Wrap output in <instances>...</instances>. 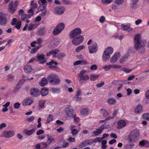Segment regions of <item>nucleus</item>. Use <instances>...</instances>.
<instances>
[{
  "label": "nucleus",
  "mask_w": 149,
  "mask_h": 149,
  "mask_svg": "<svg viewBox=\"0 0 149 149\" xmlns=\"http://www.w3.org/2000/svg\"><path fill=\"white\" fill-rule=\"evenodd\" d=\"M139 136V133L137 129L132 130L128 136V141L129 143L134 142L137 140Z\"/></svg>",
  "instance_id": "1"
},
{
  "label": "nucleus",
  "mask_w": 149,
  "mask_h": 149,
  "mask_svg": "<svg viewBox=\"0 0 149 149\" xmlns=\"http://www.w3.org/2000/svg\"><path fill=\"white\" fill-rule=\"evenodd\" d=\"M47 79L49 83L53 85H58L60 81V78L58 75L54 74H49L47 77Z\"/></svg>",
  "instance_id": "2"
},
{
  "label": "nucleus",
  "mask_w": 149,
  "mask_h": 149,
  "mask_svg": "<svg viewBox=\"0 0 149 149\" xmlns=\"http://www.w3.org/2000/svg\"><path fill=\"white\" fill-rule=\"evenodd\" d=\"M140 35L136 34L135 35L134 38V48L136 50H138L139 48L144 45V42H143L140 40Z\"/></svg>",
  "instance_id": "3"
},
{
  "label": "nucleus",
  "mask_w": 149,
  "mask_h": 149,
  "mask_svg": "<svg viewBox=\"0 0 149 149\" xmlns=\"http://www.w3.org/2000/svg\"><path fill=\"white\" fill-rule=\"evenodd\" d=\"M65 27L64 24L61 22L59 23L55 27L52 32L53 34L54 35H57L59 34L64 29Z\"/></svg>",
  "instance_id": "4"
},
{
  "label": "nucleus",
  "mask_w": 149,
  "mask_h": 149,
  "mask_svg": "<svg viewBox=\"0 0 149 149\" xmlns=\"http://www.w3.org/2000/svg\"><path fill=\"white\" fill-rule=\"evenodd\" d=\"M82 31L80 28H77L70 32L69 36L70 38H72L80 35Z\"/></svg>",
  "instance_id": "5"
},
{
  "label": "nucleus",
  "mask_w": 149,
  "mask_h": 149,
  "mask_svg": "<svg viewBox=\"0 0 149 149\" xmlns=\"http://www.w3.org/2000/svg\"><path fill=\"white\" fill-rule=\"evenodd\" d=\"M73 38L72 41V44L74 45H77L82 42L84 39V37L82 35H79Z\"/></svg>",
  "instance_id": "6"
},
{
  "label": "nucleus",
  "mask_w": 149,
  "mask_h": 149,
  "mask_svg": "<svg viewBox=\"0 0 149 149\" xmlns=\"http://www.w3.org/2000/svg\"><path fill=\"white\" fill-rule=\"evenodd\" d=\"M7 15L1 12H0V25L4 26L7 23Z\"/></svg>",
  "instance_id": "7"
},
{
  "label": "nucleus",
  "mask_w": 149,
  "mask_h": 149,
  "mask_svg": "<svg viewBox=\"0 0 149 149\" xmlns=\"http://www.w3.org/2000/svg\"><path fill=\"white\" fill-rule=\"evenodd\" d=\"M15 134V132L13 130L5 131L3 132V134L0 135V136L9 138L13 136Z\"/></svg>",
  "instance_id": "8"
},
{
  "label": "nucleus",
  "mask_w": 149,
  "mask_h": 149,
  "mask_svg": "<svg viewBox=\"0 0 149 149\" xmlns=\"http://www.w3.org/2000/svg\"><path fill=\"white\" fill-rule=\"evenodd\" d=\"M35 57L36 58V61H39L40 63L43 64L45 63L46 62V61L44 59L45 55L42 54H38Z\"/></svg>",
  "instance_id": "9"
},
{
  "label": "nucleus",
  "mask_w": 149,
  "mask_h": 149,
  "mask_svg": "<svg viewBox=\"0 0 149 149\" xmlns=\"http://www.w3.org/2000/svg\"><path fill=\"white\" fill-rule=\"evenodd\" d=\"M88 49L89 50V53L91 54L96 53L97 50V45L96 42L93 43L91 46H89Z\"/></svg>",
  "instance_id": "10"
},
{
  "label": "nucleus",
  "mask_w": 149,
  "mask_h": 149,
  "mask_svg": "<svg viewBox=\"0 0 149 149\" xmlns=\"http://www.w3.org/2000/svg\"><path fill=\"white\" fill-rule=\"evenodd\" d=\"M55 12L58 15L62 14L64 12L65 8L62 6H58L55 8L54 9Z\"/></svg>",
  "instance_id": "11"
},
{
  "label": "nucleus",
  "mask_w": 149,
  "mask_h": 149,
  "mask_svg": "<svg viewBox=\"0 0 149 149\" xmlns=\"http://www.w3.org/2000/svg\"><path fill=\"white\" fill-rule=\"evenodd\" d=\"M79 77L80 78L79 80V82L81 84H86V81L88 80L89 79V76L87 74H85Z\"/></svg>",
  "instance_id": "12"
},
{
  "label": "nucleus",
  "mask_w": 149,
  "mask_h": 149,
  "mask_svg": "<svg viewBox=\"0 0 149 149\" xmlns=\"http://www.w3.org/2000/svg\"><path fill=\"white\" fill-rule=\"evenodd\" d=\"M30 94L33 97H37L40 94V92L37 89L33 88L31 89Z\"/></svg>",
  "instance_id": "13"
},
{
  "label": "nucleus",
  "mask_w": 149,
  "mask_h": 149,
  "mask_svg": "<svg viewBox=\"0 0 149 149\" xmlns=\"http://www.w3.org/2000/svg\"><path fill=\"white\" fill-rule=\"evenodd\" d=\"M120 53L119 52H116L110 59V62L114 63H115L117 59L120 57Z\"/></svg>",
  "instance_id": "14"
},
{
  "label": "nucleus",
  "mask_w": 149,
  "mask_h": 149,
  "mask_svg": "<svg viewBox=\"0 0 149 149\" xmlns=\"http://www.w3.org/2000/svg\"><path fill=\"white\" fill-rule=\"evenodd\" d=\"M8 10L10 13L13 14L15 11L16 10V8H15L13 5V1H11L9 3L8 6Z\"/></svg>",
  "instance_id": "15"
},
{
  "label": "nucleus",
  "mask_w": 149,
  "mask_h": 149,
  "mask_svg": "<svg viewBox=\"0 0 149 149\" xmlns=\"http://www.w3.org/2000/svg\"><path fill=\"white\" fill-rule=\"evenodd\" d=\"M47 65H49V68H51L57 69L58 67L55 65H57L58 63L54 61L53 60H51L50 62L47 63H46Z\"/></svg>",
  "instance_id": "16"
},
{
  "label": "nucleus",
  "mask_w": 149,
  "mask_h": 149,
  "mask_svg": "<svg viewBox=\"0 0 149 149\" xmlns=\"http://www.w3.org/2000/svg\"><path fill=\"white\" fill-rule=\"evenodd\" d=\"M65 112L66 115L69 117H71L73 116L74 114H73L74 110L73 109L68 107L65 109Z\"/></svg>",
  "instance_id": "17"
},
{
  "label": "nucleus",
  "mask_w": 149,
  "mask_h": 149,
  "mask_svg": "<svg viewBox=\"0 0 149 149\" xmlns=\"http://www.w3.org/2000/svg\"><path fill=\"white\" fill-rule=\"evenodd\" d=\"M118 125L117 128L118 129H121L125 126L127 124L126 122L124 120H120L117 122Z\"/></svg>",
  "instance_id": "18"
},
{
  "label": "nucleus",
  "mask_w": 149,
  "mask_h": 149,
  "mask_svg": "<svg viewBox=\"0 0 149 149\" xmlns=\"http://www.w3.org/2000/svg\"><path fill=\"white\" fill-rule=\"evenodd\" d=\"M139 0H131V2L130 4L131 8L133 9H136L138 8V5L137 3Z\"/></svg>",
  "instance_id": "19"
},
{
  "label": "nucleus",
  "mask_w": 149,
  "mask_h": 149,
  "mask_svg": "<svg viewBox=\"0 0 149 149\" xmlns=\"http://www.w3.org/2000/svg\"><path fill=\"white\" fill-rule=\"evenodd\" d=\"M33 100L31 98H27L23 102V105H30L33 102Z\"/></svg>",
  "instance_id": "20"
},
{
  "label": "nucleus",
  "mask_w": 149,
  "mask_h": 149,
  "mask_svg": "<svg viewBox=\"0 0 149 149\" xmlns=\"http://www.w3.org/2000/svg\"><path fill=\"white\" fill-rule=\"evenodd\" d=\"M129 54L128 52H127L123 56L121 57L119 60L120 63H123L126 62L127 60L128 57L129 56Z\"/></svg>",
  "instance_id": "21"
},
{
  "label": "nucleus",
  "mask_w": 149,
  "mask_h": 149,
  "mask_svg": "<svg viewBox=\"0 0 149 149\" xmlns=\"http://www.w3.org/2000/svg\"><path fill=\"white\" fill-rule=\"evenodd\" d=\"M143 108L141 105H138L134 110V112L136 113H141L142 112Z\"/></svg>",
  "instance_id": "22"
},
{
  "label": "nucleus",
  "mask_w": 149,
  "mask_h": 149,
  "mask_svg": "<svg viewBox=\"0 0 149 149\" xmlns=\"http://www.w3.org/2000/svg\"><path fill=\"white\" fill-rule=\"evenodd\" d=\"M35 131L34 128H33L30 130H27L26 129H24L23 130V132L27 136H30L34 133Z\"/></svg>",
  "instance_id": "23"
},
{
  "label": "nucleus",
  "mask_w": 149,
  "mask_h": 149,
  "mask_svg": "<svg viewBox=\"0 0 149 149\" xmlns=\"http://www.w3.org/2000/svg\"><path fill=\"white\" fill-rule=\"evenodd\" d=\"M139 145L142 146L148 147L149 146V143L146 140H142L139 142Z\"/></svg>",
  "instance_id": "24"
},
{
  "label": "nucleus",
  "mask_w": 149,
  "mask_h": 149,
  "mask_svg": "<svg viewBox=\"0 0 149 149\" xmlns=\"http://www.w3.org/2000/svg\"><path fill=\"white\" fill-rule=\"evenodd\" d=\"M88 109L87 108H82L80 111V114L82 116H86L88 114Z\"/></svg>",
  "instance_id": "25"
},
{
  "label": "nucleus",
  "mask_w": 149,
  "mask_h": 149,
  "mask_svg": "<svg viewBox=\"0 0 149 149\" xmlns=\"http://www.w3.org/2000/svg\"><path fill=\"white\" fill-rule=\"evenodd\" d=\"M24 70L26 73L30 72L32 70V68L31 66L29 65L28 63H27V65L24 66Z\"/></svg>",
  "instance_id": "26"
},
{
  "label": "nucleus",
  "mask_w": 149,
  "mask_h": 149,
  "mask_svg": "<svg viewBox=\"0 0 149 149\" xmlns=\"http://www.w3.org/2000/svg\"><path fill=\"white\" fill-rule=\"evenodd\" d=\"M113 52V49L111 47H109L107 48L105 50L104 53L110 55L112 54Z\"/></svg>",
  "instance_id": "27"
},
{
  "label": "nucleus",
  "mask_w": 149,
  "mask_h": 149,
  "mask_svg": "<svg viewBox=\"0 0 149 149\" xmlns=\"http://www.w3.org/2000/svg\"><path fill=\"white\" fill-rule=\"evenodd\" d=\"M47 79L45 77L42 78L41 81L39 82V84L41 86H44L47 84Z\"/></svg>",
  "instance_id": "28"
},
{
  "label": "nucleus",
  "mask_w": 149,
  "mask_h": 149,
  "mask_svg": "<svg viewBox=\"0 0 149 149\" xmlns=\"http://www.w3.org/2000/svg\"><path fill=\"white\" fill-rule=\"evenodd\" d=\"M107 102L110 105H115L116 104L117 102L114 98H110L107 100Z\"/></svg>",
  "instance_id": "29"
},
{
  "label": "nucleus",
  "mask_w": 149,
  "mask_h": 149,
  "mask_svg": "<svg viewBox=\"0 0 149 149\" xmlns=\"http://www.w3.org/2000/svg\"><path fill=\"white\" fill-rule=\"evenodd\" d=\"M81 93V90L80 89H78L74 97V98L76 99L77 101H80L81 100V98L79 97Z\"/></svg>",
  "instance_id": "30"
},
{
  "label": "nucleus",
  "mask_w": 149,
  "mask_h": 149,
  "mask_svg": "<svg viewBox=\"0 0 149 149\" xmlns=\"http://www.w3.org/2000/svg\"><path fill=\"white\" fill-rule=\"evenodd\" d=\"M121 26L122 28V29L124 31L127 30L129 29L130 27V24H121Z\"/></svg>",
  "instance_id": "31"
},
{
  "label": "nucleus",
  "mask_w": 149,
  "mask_h": 149,
  "mask_svg": "<svg viewBox=\"0 0 149 149\" xmlns=\"http://www.w3.org/2000/svg\"><path fill=\"white\" fill-rule=\"evenodd\" d=\"M38 34L40 36H42L44 35L45 33V28L44 27H42L40 29H38L37 31Z\"/></svg>",
  "instance_id": "32"
},
{
  "label": "nucleus",
  "mask_w": 149,
  "mask_h": 149,
  "mask_svg": "<svg viewBox=\"0 0 149 149\" xmlns=\"http://www.w3.org/2000/svg\"><path fill=\"white\" fill-rule=\"evenodd\" d=\"M100 112L102 115V116L105 117H106L109 115L107 111L104 109H101L100 110Z\"/></svg>",
  "instance_id": "33"
},
{
  "label": "nucleus",
  "mask_w": 149,
  "mask_h": 149,
  "mask_svg": "<svg viewBox=\"0 0 149 149\" xmlns=\"http://www.w3.org/2000/svg\"><path fill=\"white\" fill-rule=\"evenodd\" d=\"M41 95L43 96L47 95L48 93V90L46 88H44L40 91Z\"/></svg>",
  "instance_id": "34"
},
{
  "label": "nucleus",
  "mask_w": 149,
  "mask_h": 149,
  "mask_svg": "<svg viewBox=\"0 0 149 149\" xmlns=\"http://www.w3.org/2000/svg\"><path fill=\"white\" fill-rule=\"evenodd\" d=\"M110 57V55L107 53H104L102 56V60L104 61H107Z\"/></svg>",
  "instance_id": "35"
},
{
  "label": "nucleus",
  "mask_w": 149,
  "mask_h": 149,
  "mask_svg": "<svg viewBox=\"0 0 149 149\" xmlns=\"http://www.w3.org/2000/svg\"><path fill=\"white\" fill-rule=\"evenodd\" d=\"M102 132V129L97 128L96 129V130L93 131V133L95 136H98L99 134H101Z\"/></svg>",
  "instance_id": "36"
},
{
  "label": "nucleus",
  "mask_w": 149,
  "mask_h": 149,
  "mask_svg": "<svg viewBox=\"0 0 149 149\" xmlns=\"http://www.w3.org/2000/svg\"><path fill=\"white\" fill-rule=\"evenodd\" d=\"M46 6L47 4H42L40 6L38 7L37 12L38 13L40 11L43 10L45 9H46Z\"/></svg>",
  "instance_id": "37"
},
{
  "label": "nucleus",
  "mask_w": 149,
  "mask_h": 149,
  "mask_svg": "<svg viewBox=\"0 0 149 149\" xmlns=\"http://www.w3.org/2000/svg\"><path fill=\"white\" fill-rule=\"evenodd\" d=\"M56 54L57 52L56 51L54 50H52L47 53L46 55L47 56H48L51 55H52L53 57H55Z\"/></svg>",
  "instance_id": "38"
},
{
  "label": "nucleus",
  "mask_w": 149,
  "mask_h": 149,
  "mask_svg": "<svg viewBox=\"0 0 149 149\" xmlns=\"http://www.w3.org/2000/svg\"><path fill=\"white\" fill-rule=\"evenodd\" d=\"M65 56L64 53H60L57 54L56 57L60 60H62Z\"/></svg>",
  "instance_id": "39"
},
{
  "label": "nucleus",
  "mask_w": 149,
  "mask_h": 149,
  "mask_svg": "<svg viewBox=\"0 0 149 149\" xmlns=\"http://www.w3.org/2000/svg\"><path fill=\"white\" fill-rule=\"evenodd\" d=\"M99 76V75L95 74H91V76L90 78V80L91 81H95L98 78Z\"/></svg>",
  "instance_id": "40"
},
{
  "label": "nucleus",
  "mask_w": 149,
  "mask_h": 149,
  "mask_svg": "<svg viewBox=\"0 0 149 149\" xmlns=\"http://www.w3.org/2000/svg\"><path fill=\"white\" fill-rule=\"evenodd\" d=\"M145 45H143V46H141L138 49L139 53L141 54L143 53L145 50V49L144 48Z\"/></svg>",
  "instance_id": "41"
},
{
  "label": "nucleus",
  "mask_w": 149,
  "mask_h": 149,
  "mask_svg": "<svg viewBox=\"0 0 149 149\" xmlns=\"http://www.w3.org/2000/svg\"><path fill=\"white\" fill-rule=\"evenodd\" d=\"M40 144L41 146V149L46 148L49 145L48 142H41Z\"/></svg>",
  "instance_id": "42"
},
{
  "label": "nucleus",
  "mask_w": 149,
  "mask_h": 149,
  "mask_svg": "<svg viewBox=\"0 0 149 149\" xmlns=\"http://www.w3.org/2000/svg\"><path fill=\"white\" fill-rule=\"evenodd\" d=\"M53 119V115L52 114H49V116L47 118L46 122L47 123H49L50 122L52 121Z\"/></svg>",
  "instance_id": "43"
},
{
  "label": "nucleus",
  "mask_w": 149,
  "mask_h": 149,
  "mask_svg": "<svg viewBox=\"0 0 149 149\" xmlns=\"http://www.w3.org/2000/svg\"><path fill=\"white\" fill-rule=\"evenodd\" d=\"M40 47L41 46H38L32 48L31 50V53L32 54L35 53Z\"/></svg>",
  "instance_id": "44"
},
{
  "label": "nucleus",
  "mask_w": 149,
  "mask_h": 149,
  "mask_svg": "<svg viewBox=\"0 0 149 149\" xmlns=\"http://www.w3.org/2000/svg\"><path fill=\"white\" fill-rule=\"evenodd\" d=\"M47 138L48 140L47 142H48L49 145L50 144V143L53 141H54V139L53 138H52V136H50L48 135H47Z\"/></svg>",
  "instance_id": "45"
},
{
  "label": "nucleus",
  "mask_w": 149,
  "mask_h": 149,
  "mask_svg": "<svg viewBox=\"0 0 149 149\" xmlns=\"http://www.w3.org/2000/svg\"><path fill=\"white\" fill-rule=\"evenodd\" d=\"M15 27L18 30L20 29L21 25L22 22L21 21H18L17 22L16 24L15 25Z\"/></svg>",
  "instance_id": "46"
},
{
  "label": "nucleus",
  "mask_w": 149,
  "mask_h": 149,
  "mask_svg": "<svg viewBox=\"0 0 149 149\" xmlns=\"http://www.w3.org/2000/svg\"><path fill=\"white\" fill-rule=\"evenodd\" d=\"M28 13H29V15H28L29 17V18H30L34 14L33 9V8H31L30 9L28 10Z\"/></svg>",
  "instance_id": "47"
},
{
  "label": "nucleus",
  "mask_w": 149,
  "mask_h": 149,
  "mask_svg": "<svg viewBox=\"0 0 149 149\" xmlns=\"http://www.w3.org/2000/svg\"><path fill=\"white\" fill-rule=\"evenodd\" d=\"M84 48L85 46L83 45L79 46L76 48L75 51L76 52H79L81 50L84 49Z\"/></svg>",
  "instance_id": "48"
},
{
  "label": "nucleus",
  "mask_w": 149,
  "mask_h": 149,
  "mask_svg": "<svg viewBox=\"0 0 149 149\" xmlns=\"http://www.w3.org/2000/svg\"><path fill=\"white\" fill-rule=\"evenodd\" d=\"M29 16L27 14H22L21 16V19L23 21L25 20L27 18H29L28 17Z\"/></svg>",
  "instance_id": "49"
},
{
  "label": "nucleus",
  "mask_w": 149,
  "mask_h": 149,
  "mask_svg": "<svg viewBox=\"0 0 149 149\" xmlns=\"http://www.w3.org/2000/svg\"><path fill=\"white\" fill-rule=\"evenodd\" d=\"M73 117L74 118V121L77 123H78L80 121V118L78 117H76L75 114L73 115Z\"/></svg>",
  "instance_id": "50"
},
{
  "label": "nucleus",
  "mask_w": 149,
  "mask_h": 149,
  "mask_svg": "<svg viewBox=\"0 0 149 149\" xmlns=\"http://www.w3.org/2000/svg\"><path fill=\"white\" fill-rule=\"evenodd\" d=\"M112 68V65H105L103 67V69L105 71H109L111 68Z\"/></svg>",
  "instance_id": "51"
},
{
  "label": "nucleus",
  "mask_w": 149,
  "mask_h": 149,
  "mask_svg": "<svg viewBox=\"0 0 149 149\" xmlns=\"http://www.w3.org/2000/svg\"><path fill=\"white\" fill-rule=\"evenodd\" d=\"M52 90L54 93H58L60 91V89L59 88H52Z\"/></svg>",
  "instance_id": "52"
},
{
  "label": "nucleus",
  "mask_w": 149,
  "mask_h": 149,
  "mask_svg": "<svg viewBox=\"0 0 149 149\" xmlns=\"http://www.w3.org/2000/svg\"><path fill=\"white\" fill-rule=\"evenodd\" d=\"M30 6H32L31 8H33V9L34 8H37L38 6L37 4L36 3H34L33 1H31L30 3Z\"/></svg>",
  "instance_id": "53"
},
{
  "label": "nucleus",
  "mask_w": 149,
  "mask_h": 149,
  "mask_svg": "<svg viewBox=\"0 0 149 149\" xmlns=\"http://www.w3.org/2000/svg\"><path fill=\"white\" fill-rule=\"evenodd\" d=\"M35 118L33 116H32L27 118L26 120L25 121L27 122H32L34 119Z\"/></svg>",
  "instance_id": "54"
},
{
  "label": "nucleus",
  "mask_w": 149,
  "mask_h": 149,
  "mask_svg": "<svg viewBox=\"0 0 149 149\" xmlns=\"http://www.w3.org/2000/svg\"><path fill=\"white\" fill-rule=\"evenodd\" d=\"M17 22V19L16 18H14L12 20L11 25L12 26H14L15 25Z\"/></svg>",
  "instance_id": "55"
},
{
  "label": "nucleus",
  "mask_w": 149,
  "mask_h": 149,
  "mask_svg": "<svg viewBox=\"0 0 149 149\" xmlns=\"http://www.w3.org/2000/svg\"><path fill=\"white\" fill-rule=\"evenodd\" d=\"M124 0H115V3L118 5L122 4L124 2Z\"/></svg>",
  "instance_id": "56"
},
{
  "label": "nucleus",
  "mask_w": 149,
  "mask_h": 149,
  "mask_svg": "<svg viewBox=\"0 0 149 149\" xmlns=\"http://www.w3.org/2000/svg\"><path fill=\"white\" fill-rule=\"evenodd\" d=\"M142 116L143 119L149 121V113H144L143 115Z\"/></svg>",
  "instance_id": "57"
},
{
  "label": "nucleus",
  "mask_w": 149,
  "mask_h": 149,
  "mask_svg": "<svg viewBox=\"0 0 149 149\" xmlns=\"http://www.w3.org/2000/svg\"><path fill=\"white\" fill-rule=\"evenodd\" d=\"M45 102L44 101L40 100L38 102L39 106L41 108L43 107L45 104Z\"/></svg>",
  "instance_id": "58"
},
{
  "label": "nucleus",
  "mask_w": 149,
  "mask_h": 149,
  "mask_svg": "<svg viewBox=\"0 0 149 149\" xmlns=\"http://www.w3.org/2000/svg\"><path fill=\"white\" fill-rule=\"evenodd\" d=\"M14 78V76L11 74L8 75V76L7 80L9 81H13Z\"/></svg>",
  "instance_id": "59"
},
{
  "label": "nucleus",
  "mask_w": 149,
  "mask_h": 149,
  "mask_svg": "<svg viewBox=\"0 0 149 149\" xmlns=\"http://www.w3.org/2000/svg\"><path fill=\"white\" fill-rule=\"evenodd\" d=\"M133 69H129L126 68H123L121 69V70L127 73H129L131 72L132 71Z\"/></svg>",
  "instance_id": "60"
},
{
  "label": "nucleus",
  "mask_w": 149,
  "mask_h": 149,
  "mask_svg": "<svg viewBox=\"0 0 149 149\" xmlns=\"http://www.w3.org/2000/svg\"><path fill=\"white\" fill-rule=\"evenodd\" d=\"M71 130V133L73 136L76 135L78 132V131L76 129H73Z\"/></svg>",
  "instance_id": "61"
},
{
  "label": "nucleus",
  "mask_w": 149,
  "mask_h": 149,
  "mask_svg": "<svg viewBox=\"0 0 149 149\" xmlns=\"http://www.w3.org/2000/svg\"><path fill=\"white\" fill-rule=\"evenodd\" d=\"M113 0H102V2L104 4H108L111 3Z\"/></svg>",
  "instance_id": "62"
},
{
  "label": "nucleus",
  "mask_w": 149,
  "mask_h": 149,
  "mask_svg": "<svg viewBox=\"0 0 149 149\" xmlns=\"http://www.w3.org/2000/svg\"><path fill=\"white\" fill-rule=\"evenodd\" d=\"M90 68L91 70H96L97 68V66L96 65L93 64L90 67Z\"/></svg>",
  "instance_id": "63"
},
{
  "label": "nucleus",
  "mask_w": 149,
  "mask_h": 149,
  "mask_svg": "<svg viewBox=\"0 0 149 149\" xmlns=\"http://www.w3.org/2000/svg\"><path fill=\"white\" fill-rule=\"evenodd\" d=\"M20 105V103L17 102L14 104V107L15 109H18L19 108Z\"/></svg>",
  "instance_id": "64"
}]
</instances>
